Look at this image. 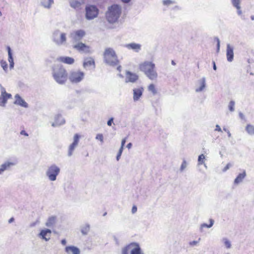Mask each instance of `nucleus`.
<instances>
[{"mask_svg":"<svg viewBox=\"0 0 254 254\" xmlns=\"http://www.w3.org/2000/svg\"><path fill=\"white\" fill-rule=\"evenodd\" d=\"M139 70L150 80H155L158 77L155 64L152 62L145 61L139 65Z\"/></svg>","mask_w":254,"mask_h":254,"instance_id":"obj_1","label":"nucleus"},{"mask_svg":"<svg viewBox=\"0 0 254 254\" xmlns=\"http://www.w3.org/2000/svg\"><path fill=\"white\" fill-rule=\"evenodd\" d=\"M53 76L55 81L60 84H64L67 78L66 70L60 65H55L53 68Z\"/></svg>","mask_w":254,"mask_h":254,"instance_id":"obj_2","label":"nucleus"},{"mask_svg":"<svg viewBox=\"0 0 254 254\" xmlns=\"http://www.w3.org/2000/svg\"><path fill=\"white\" fill-rule=\"evenodd\" d=\"M121 7L117 5L114 4L108 8L106 14V19L110 23L117 22L121 15Z\"/></svg>","mask_w":254,"mask_h":254,"instance_id":"obj_3","label":"nucleus"},{"mask_svg":"<svg viewBox=\"0 0 254 254\" xmlns=\"http://www.w3.org/2000/svg\"><path fill=\"white\" fill-rule=\"evenodd\" d=\"M104 59L107 64L113 66L118 65L119 63L115 51L110 48L105 49Z\"/></svg>","mask_w":254,"mask_h":254,"instance_id":"obj_4","label":"nucleus"},{"mask_svg":"<svg viewBox=\"0 0 254 254\" xmlns=\"http://www.w3.org/2000/svg\"><path fill=\"white\" fill-rule=\"evenodd\" d=\"M85 76V73L79 70H71L68 74V79L72 84H77L82 81Z\"/></svg>","mask_w":254,"mask_h":254,"instance_id":"obj_5","label":"nucleus"},{"mask_svg":"<svg viewBox=\"0 0 254 254\" xmlns=\"http://www.w3.org/2000/svg\"><path fill=\"white\" fill-rule=\"evenodd\" d=\"M60 173V168L55 164L49 166L46 170V175L51 181H55Z\"/></svg>","mask_w":254,"mask_h":254,"instance_id":"obj_6","label":"nucleus"},{"mask_svg":"<svg viewBox=\"0 0 254 254\" xmlns=\"http://www.w3.org/2000/svg\"><path fill=\"white\" fill-rule=\"evenodd\" d=\"M53 40L58 46L65 45L66 42V34L60 30H56L53 33Z\"/></svg>","mask_w":254,"mask_h":254,"instance_id":"obj_7","label":"nucleus"},{"mask_svg":"<svg viewBox=\"0 0 254 254\" xmlns=\"http://www.w3.org/2000/svg\"><path fill=\"white\" fill-rule=\"evenodd\" d=\"M85 18L87 20H92L97 17L99 10L97 7L93 5H87L85 7Z\"/></svg>","mask_w":254,"mask_h":254,"instance_id":"obj_8","label":"nucleus"},{"mask_svg":"<svg viewBox=\"0 0 254 254\" xmlns=\"http://www.w3.org/2000/svg\"><path fill=\"white\" fill-rule=\"evenodd\" d=\"M79 138L80 136L78 134L76 133L74 134L73 136V141L68 147L67 153L68 157H70L72 155L74 149L78 146Z\"/></svg>","mask_w":254,"mask_h":254,"instance_id":"obj_9","label":"nucleus"},{"mask_svg":"<svg viewBox=\"0 0 254 254\" xmlns=\"http://www.w3.org/2000/svg\"><path fill=\"white\" fill-rule=\"evenodd\" d=\"M85 35V32L83 30H78L70 33V38L74 42H79Z\"/></svg>","mask_w":254,"mask_h":254,"instance_id":"obj_10","label":"nucleus"},{"mask_svg":"<svg viewBox=\"0 0 254 254\" xmlns=\"http://www.w3.org/2000/svg\"><path fill=\"white\" fill-rule=\"evenodd\" d=\"M73 47L75 50L80 52L85 53H88L90 52V47L82 42H77L73 46Z\"/></svg>","mask_w":254,"mask_h":254,"instance_id":"obj_11","label":"nucleus"},{"mask_svg":"<svg viewBox=\"0 0 254 254\" xmlns=\"http://www.w3.org/2000/svg\"><path fill=\"white\" fill-rule=\"evenodd\" d=\"M14 99L15 100L13 102L14 104L20 106L25 108H28V103L23 99H22L18 94H16L14 96Z\"/></svg>","mask_w":254,"mask_h":254,"instance_id":"obj_12","label":"nucleus"},{"mask_svg":"<svg viewBox=\"0 0 254 254\" xmlns=\"http://www.w3.org/2000/svg\"><path fill=\"white\" fill-rule=\"evenodd\" d=\"M206 87V80L205 77L198 80L196 84L195 91L196 92H200L203 91Z\"/></svg>","mask_w":254,"mask_h":254,"instance_id":"obj_13","label":"nucleus"},{"mask_svg":"<svg viewBox=\"0 0 254 254\" xmlns=\"http://www.w3.org/2000/svg\"><path fill=\"white\" fill-rule=\"evenodd\" d=\"M130 254H144L138 243H131L130 244Z\"/></svg>","mask_w":254,"mask_h":254,"instance_id":"obj_14","label":"nucleus"},{"mask_svg":"<svg viewBox=\"0 0 254 254\" xmlns=\"http://www.w3.org/2000/svg\"><path fill=\"white\" fill-rule=\"evenodd\" d=\"M138 79V76L134 73H132L130 71H127L126 74V83L127 82H135Z\"/></svg>","mask_w":254,"mask_h":254,"instance_id":"obj_15","label":"nucleus"},{"mask_svg":"<svg viewBox=\"0 0 254 254\" xmlns=\"http://www.w3.org/2000/svg\"><path fill=\"white\" fill-rule=\"evenodd\" d=\"M15 165L12 162L6 161L0 165V175H2L5 171L10 170V168Z\"/></svg>","mask_w":254,"mask_h":254,"instance_id":"obj_16","label":"nucleus"},{"mask_svg":"<svg viewBox=\"0 0 254 254\" xmlns=\"http://www.w3.org/2000/svg\"><path fill=\"white\" fill-rule=\"evenodd\" d=\"M51 230L48 229L41 230L38 236L46 241H48L50 239Z\"/></svg>","mask_w":254,"mask_h":254,"instance_id":"obj_17","label":"nucleus"},{"mask_svg":"<svg viewBox=\"0 0 254 254\" xmlns=\"http://www.w3.org/2000/svg\"><path fill=\"white\" fill-rule=\"evenodd\" d=\"M143 91L142 87L134 88L133 89V99L134 101H138L142 96Z\"/></svg>","mask_w":254,"mask_h":254,"instance_id":"obj_18","label":"nucleus"},{"mask_svg":"<svg viewBox=\"0 0 254 254\" xmlns=\"http://www.w3.org/2000/svg\"><path fill=\"white\" fill-rule=\"evenodd\" d=\"M65 252L66 254H80L79 249L74 246H66L65 248Z\"/></svg>","mask_w":254,"mask_h":254,"instance_id":"obj_19","label":"nucleus"},{"mask_svg":"<svg viewBox=\"0 0 254 254\" xmlns=\"http://www.w3.org/2000/svg\"><path fill=\"white\" fill-rule=\"evenodd\" d=\"M226 57L227 60L228 62H231L233 60V47L231 46L229 44L227 45Z\"/></svg>","mask_w":254,"mask_h":254,"instance_id":"obj_20","label":"nucleus"},{"mask_svg":"<svg viewBox=\"0 0 254 254\" xmlns=\"http://www.w3.org/2000/svg\"><path fill=\"white\" fill-rule=\"evenodd\" d=\"M65 121L64 118L60 115H58L55 117V122L52 124V126L53 127H56L65 123Z\"/></svg>","mask_w":254,"mask_h":254,"instance_id":"obj_21","label":"nucleus"},{"mask_svg":"<svg viewBox=\"0 0 254 254\" xmlns=\"http://www.w3.org/2000/svg\"><path fill=\"white\" fill-rule=\"evenodd\" d=\"M141 45L135 43H131L126 45V47L129 50H133L136 52H139L141 49Z\"/></svg>","mask_w":254,"mask_h":254,"instance_id":"obj_22","label":"nucleus"},{"mask_svg":"<svg viewBox=\"0 0 254 254\" xmlns=\"http://www.w3.org/2000/svg\"><path fill=\"white\" fill-rule=\"evenodd\" d=\"M246 176V171H243V173L239 174L236 178L235 179L234 181V184L235 185H238L240 183H242L243 180Z\"/></svg>","mask_w":254,"mask_h":254,"instance_id":"obj_23","label":"nucleus"},{"mask_svg":"<svg viewBox=\"0 0 254 254\" xmlns=\"http://www.w3.org/2000/svg\"><path fill=\"white\" fill-rule=\"evenodd\" d=\"M7 50L8 52V61L9 63V67L12 69L14 67V61L12 57L11 48L9 46L7 47Z\"/></svg>","mask_w":254,"mask_h":254,"instance_id":"obj_24","label":"nucleus"},{"mask_svg":"<svg viewBox=\"0 0 254 254\" xmlns=\"http://www.w3.org/2000/svg\"><path fill=\"white\" fill-rule=\"evenodd\" d=\"M83 66L85 68L90 66H93V68H95V66L94 60L91 58H86L84 60Z\"/></svg>","mask_w":254,"mask_h":254,"instance_id":"obj_25","label":"nucleus"},{"mask_svg":"<svg viewBox=\"0 0 254 254\" xmlns=\"http://www.w3.org/2000/svg\"><path fill=\"white\" fill-rule=\"evenodd\" d=\"M11 97V95L8 94L6 95H0V106L5 107L7 101L8 99Z\"/></svg>","mask_w":254,"mask_h":254,"instance_id":"obj_26","label":"nucleus"},{"mask_svg":"<svg viewBox=\"0 0 254 254\" xmlns=\"http://www.w3.org/2000/svg\"><path fill=\"white\" fill-rule=\"evenodd\" d=\"M59 60L61 62L68 64H72L74 62V59L69 57H61L59 58Z\"/></svg>","mask_w":254,"mask_h":254,"instance_id":"obj_27","label":"nucleus"},{"mask_svg":"<svg viewBox=\"0 0 254 254\" xmlns=\"http://www.w3.org/2000/svg\"><path fill=\"white\" fill-rule=\"evenodd\" d=\"M83 2L84 0H69L70 6L74 8L79 7Z\"/></svg>","mask_w":254,"mask_h":254,"instance_id":"obj_28","label":"nucleus"},{"mask_svg":"<svg viewBox=\"0 0 254 254\" xmlns=\"http://www.w3.org/2000/svg\"><path fill=\"white\" fill-rule=\"evenodd\" d=\"M54 3V0H42L41 5L44 8L50 9Z\"/></svg>","mask_w":254,"mask_h":254,"instance_id":"obj_29","label":"nucleus"},{"mask_svg":"<svg viewBox=\"0 0 254 254\" xmlns=\"http://www.w3.org/2000/svg\"><path fill=\"white\" fill-rule=\"evenodd\" d=\"M56 219L55 216L50 217L45 224L46 226L48 227H53L56 223Z\"/></svg>","mask_w":254,"mask_h":254,"instance_id":"obj_30","label":"nucleus"},{"mask_svg":"<svg viewBox=\"0 0 254 254\" xmlns=\"http://www.w3.org/2000/svg\"><path fill=\"white\" fill-rule=\"evenodd\" d=\"M246 130L249 135H254V126L250 124L247 125Z\"/></svg>","mask_w":254,"mask_h":254,"instance_id":"obj_31","label":"nucleus"},{"mask_svg":"<svg viewBox=\"0 0 254 254\" xmlns=\"http://www.w3.org/2000/svg\"><path fill=\"white\" fill-rule=\"evenodd\" d=\"M221 241L224 243V245L226 249H229L231 248V243L227 238H223Z\"/></svg>","mask_w":254,"mask_h":254,"instance_id":"obj_32","label":"nucleus"},{"mask_svg":"<svg viewBox=\"0 0 254 254\" xmlns=\"http://www.w3.org/2000/svg\"><path fill=\"white\" fill-rule=\"evenodd\" d=\"M90 230V226L89 224H85L81 228V232L83 235H87Z\"/></svg>","mask_w":254,"mask_h":254,"instance_id":"obj_33","label":"nucleus"},{"mask_svg":"<svg viewBox=\"0 0 254 254\" xmlns=\"http://www.w3.org/2000/svg\"><path fill=\"white\" fill-rule=\"evenodd\" d=\"M205 156L202 154L200 155L198 157V165H202L203 164L205 168L207 167L206 164L204 163Z\"/></svg>","mask_w":254,"mask_h":254,"instance_id":"obj_34","label":"nucleus"},{"mask_svg":"<svg viewBox=\"0 0 254 254\" xmlns=\"http://www.w3.org/2000/svg\"><path fill=\"white\" fill-rule=\"evenodd\" d=\"M130 244L126 247H124L122 249V254H130Z\"/></svg>","mask_w":254,"mask_h":254,"instance_id":"obj_35","label":"nucleus"},{"mask_svg":"<svg viewBox=\"0 0 254 254\" xmlns=\"http://www.w3.org/2000/svg\"><path fill=\"white\" fill-rule=\"evenodd\" d=\"M209 221H210V224L208 225L206 223L202 224L200 226V229H202L204 227H206L208 228H211L214 224V221L212 219H210Z\"/></svg>","mask_w":254,"mask_h":254,"instance_id":"obj_36","label":"nucleus"},{"mask_svg":"<svg viewBox=\"0 0 254 254\" xmlns=\"http://www.w3.org/2000/svg\"><path fill=\"white\" fill-rule=\"evenodd\" d=\"M176 1L173 0H163L162 3L164 5L169 6V5L174 4Z\"/></svg>","mask_w":254,"mask_h":254,"instance_id":"obj_37","label":"nucleus"},{"mask_svg":"<svg viewBox=\"0 0 254 254\" xmlns=\"http://www.w3.org/2000/svg\"><path fill=\"white\" fill-rule=\"evenodd\" d=\"M148 90L151 92L154 95L157 93V91L155 89V86L153 84H151L148 86Z\"/></svg>","mask_w":254,"mask_h":254,"instance_id":"obj_38","label":"nucleus"},{"mask_svg":"<svg viewBox=\"0 0 254 254\" xmlns=\"http://www.w3.org/2000/svg\"><path fill=\"white\" fill-rule=\"evenodd\" d=\"M0 65H1V66L2 67V68H3V69L5 71V72H6L7 71V69H8V66H7V63L6 62V61H1L0 62Z\"/></svg>","mask_w":254,"mask_h":254,"instance_id":"obj_39","label":"nucleus"},{"mask_svg":"<svg viewBox=\"0 0 254 254\" xmlns=\"http://www.w3.org/2000/svg\"><path fill=\"white\" fill-rule=\"evenodd\" d=\"M235 102L231 101L229 104V109L231 112L234 111Z\"/></svg>","mask_w":254,"mask_h":254,"instance_id":"obj_40","label":"nucleus"},{"mask_svg":"<svg viewBox=\"0 0 254 254\" xmlns=\"http://www.w3.org/2000/svg\"><path fill=\"white\" fill-rule=\"evenodd\" d=\"M187 166V163L186 160H184L180 167V171L183 172L186 168Z\"/></svg>","mask_w":254,"mask_h":254,"instance_id":"obj_41","label":"nucleus"},{"mask_svg":"<svg viewBox=\"0 0 254 254\" xmlns=\"http://www.w3.org/2000/svg\"><path fill=\"white\" fill-rule=\"evenodd\" d=\"M241 0H232V3L234 7H238V5L240 4Z\"/></svg>","mask_w":254,"mask_h":254,"instance_id":"obj_42","label":"nucleus"},{"mask_svg":"<svg viewBox=\"0 0 254 254\" xmlns=\"http://www.w3.org/2000/svg\"><path fill=\"white\" fill-rule=\"evenodd\" d=\"M123 149H122L121 148L119 149V150L118 151V154L116 157V159H117V161H119V159H120V157H121L122 154L123 153Z\"/></svg>","mask_w":254,"mask_h":254,"instance_id":"obj_43","label":"nucleus"},{"mask_svg":"<svg viewBox=\"0 0 254 254\" xmlns=\"http://www.w3.org/2000/svg\"><path fill=\"white\" fill-rule=\"evenodd\" d=\"M96 139L100 140L102 143L103 142V136L102 134H98L96 136Z\"/></svg>","mask_w":254,"mask_h":254,"instance_id":"obj_44","label":"nucleus"},{"mask_svg":"<svg viewBox=\"0 0 254 254\" xmlns=\"http://www.w3.org/2000/svg\"><path fill=\"white\" fill-rule=\"evenodd\" d=\"M232 166V164L231 163H228L226 165V166L223 169V172H226Z\"/></svg>","mask_w":254,"mask_h":254,"instance_id":"obj_45","label":"nucleus"},{"mask_svg":"<svg viewBox=\"0 0 254 254\" xmlns=\"http://www.w3.org/2000/svg\"><path fill=\"white\" fill-rule=\"evenodd\" d=\"M0 89H1V95H6L8 94L9 93H7L6 92L5 88L2 87L1 85H0Z\"/></svg>","mask_w":254,"mask_h":254,"instance_id":"obj_46","label":"nucleus"},{"mask_svg":"<svg viewBox=\"0 0 254 254\" xmlns=\"http://www.w3.org/2000/svg\"><path fill=\"white\" fill-rule=\"evenodd\" d=\"M216 41H217V51L218 52L220 50V40L219 38H216Z\"/></svg>","mask_w":254,"mask_h":254,"instance_id":"obj_47","label":"nucleus"},{"mask_svg":"<svg viewBox=\"0 0 254 254\" xmlns=\"http://www.w3.org/2000/svg\"><path fill=\"white\" fill-rule=\"evenodd\" d=\"M114 118H110L107 122V125L108 126H111L112 124L113 123Z\"/></svg>","mask_w":254,"mask_h":254,"instance_id":"obj_48","label":"nucleus"},{"mask_svg":"<svg viewBox=\"0 0 254 254\" xmlns=\"http://www.w3.org/2000/svg\"><path fill=\"white\" fill-rule=\"evenodd\" d=\"M235 7L237 9V13H238V15H241L242 13V10H241L240 5L239 4L238 7Z\"/></svg>","mask_w":254,"mask_h":254,"instance_id":"obj_49","label":"nucleus"},{"mask_svg":"<svg viewBox=\"0 0 254 254\" xmlns=\"http://www.w3.org/2000/svg\"><path fill=\"white\" fill-rule=\"evenodd\" d=\"M198 242L196 241H193L191 242H190L189 243V244L191 246H196L198 244Z\"/></svg>","mask_w":254,"mask_h":254,"instance_id":"obj_50","label":"nucleus"},{"mask_svg":"<svg viewBox=\"0 0 254 254\" xmlns=\"http://www.w3.org/2000/svg\"><path fill=\"white\" fill-rule=\"evenodd\" d=\"M126 142V138H124L122 140L121 148L124 149V145Z\"/></svg>","mask_w":254,"mask_h":254,"instance_id":"obj_51","label":"nucleus"},{"mask_svg":"<svg viewBox=\"0 0 254 254\" xmlns=\"http://www.w3.org/2000/svg\"><path fill=\"white\" fill-rule=\"evenodd\" d=\"M215 130L220 131V132L222 131V129L218 125H216V128L215 129Z\"/></svg>","mask_w":254,"mask_h":254,"instance_id":"obj_52","label":"nucleus"},{"mask_svg":"<svg viewBox=\"0 0 254 254\" xmlns=\"http://www.w3.org/2000/svg\"><path fill=\"white\" fill-rule=\"evenodd\" d=\"M137 211V207L133 206L131 209V212L133 214L135 213Z\"/></svg>","mask_w":254,"mask_h":254,"instance_id":"obj_53","label":"nucleus"},{"mask_svg":"<svg viewBox=\"0 0 254 254\" xmlns=\"http://www.w3.org/2000/svg\"><path fill=\"white\" fill-rule=\"evenodd\" d=\"M20 134H22V135H24L25 136H28V133L25 130H22L20 132Z\"/></svg>","mask_w":254,"mask_h":254,"instance_id":"obj_54","label":"nucleus"},{"mask_svg":"<svg viewBox=\"0 0 254 254\" xmlns=\"http://www.w3.org/2000/svg\"><path fill=\"white\" fill-rule=\"evenodd\" d=\"M61 244H62L63 245H64V246L65 245H66V240H65V239H63V240L61 241Z\"/></svg>","mask_w":254,"mask_h":254,"instance_id":"obj_55","label":"nucleus"},{"mask_svg":"<svg viewBox=\"0 0 254 254\" xmlns=\"http://www.w3.org/2000/svg\"><path fill=\"white\" fill-rule=\"evenodd\" d=\"M173 9L174 10H179L181 9V7L178 5H176L173 8Z\"/></svg>","mask_w":254,"mask_h":254,"instance_id":"obj_56","label":"nucleus"},{"mask_svg":"<svg viewBox=\"0 0 254 254\" xmlns=\"http://www.w3.org/2000/svg\"><path fill=\"white\" fill-rule=\"evenodd\" d=\"M213 69L215 70H216L217 69L215 63L214 61L213 62Z\"/></svg>","mask_w":254,"mask_h":254,"instance_id":"obj_57","label":"nucleus"},{"mask_svg":"<svg viewBox=\"0 0 254 254\" xmlns=\"http://www.w3.org/2000/svg\"><path fill=\"white\" fill-rule=\"evenodd\" d=\"M131 146H132V143H129L127 145V147L128 149H130L131 147Z\"/></svg>","mask_w":254,"mask_h":254,"instance_id":"obj_58","label":"nucleus"},{"mask_svg":"<svg viewBox=\"0 0 254 254\" xmlns=\"http://www.w3.org/2000/svg\"><path fill=\"white\" fill-rule=\"evenodd\" d=\"M14 220V219L13 217H11V218H10L8 220V223H11L12 222H13Z\"/></svg>","mask_w":254,"mask_h":254,"instance_id":"obj_59","label":"nucleus"},{"mask_svg":"<svg viewBox=\"0 0 254 254\" xmlns=\"http://www.w3.org/2000/svg\"><path fill=\"white\" fill-rule=\"evenodd\" d=\"M130 1V0H122V1L124 3H128L129 1Z\"/></svg>","mask_w":254,"mask_h":254,"instance_id":"obj_60","label":"nucleus"},{"mask_svg":"<svg viewBox=\"0 0 254 254\" xmlns=\"http://www.w3.org/2000/svg\"><path fill=\"white\" fill-rule=\"evenodd\" d=\"M121 68H122L121 66L119 65L117 67V70L120 72L121 71Z\"/></svg>","mask_w":254,"mask_h":254,"instance_id":"obj_61","label":"nucleus"},{"mask_svg":"<svg viewBox=\"0 0 254 254\" xmlns=\"http://www.w3.org/2000/svg\"><path fill=\"white\" fill-rule=\"evenodd\" d=\"M227 133L228 134V137H230L231 136V134L230 132L229 131V130L228 131Z\"/></svg>","mask_w":254,"mask_h":254,"instance_id":"obj_62","label":"nucleus"},{"mask_svg":"<svg viewBox=\"0 0 254 254\" xmlns=\"http://www.w3.org/2000/svg\"><path fill=\"white\" fill-rule=\"evenodd\" d=\"M239 116H240V117L242 119L243 118V116H243V114L242 113H239Z\"/></svg>","mask_w":254,"mask_h":254,"instance_id":"obj_63","label":"nucleus"},{"mask_svg":"<svg viewBox=\"0 0 254 254\" xmlns=\"http://www.w3.org/2000/svg\"><path fill=\"white\" fill-rule=\"evenodd\" d=\"M251 18L252 20H254V15H252Z\"/></svg>","mask_w":254,"mask_h":254,"instance_id":"obj_64","label":"nucleus"}]
</instances>
